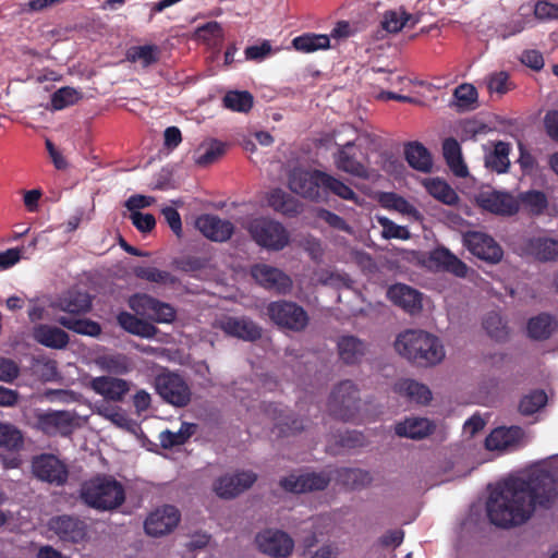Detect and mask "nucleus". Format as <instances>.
Returning <instances> with one entry per match:
<instances>
[{
    "mask_svg": "<svg viewBox=\"0 0 558 558\" xmlns=\"http://www.w3.org/2000/svg\"><path fill=\"white\" fill-rule=\"evenodd\" d=\"M557 498L558 483L548 472H535L527 478H509L490 494L487 517L499 527L518 526L532 517L536 507L550 509Z\"/></svg>",
    "mask_w": 558,
    "mask_h": 558,
    "instance_id": "f257e3e1",
    "label": "nucleus"
},
{
    "mask_svg": "<svg viewBox=\"0 0 558 558\" xmlns=\"http://www.w3.org/2000/svg\"><path fill=\"white\" fill-rule=\"evenodd\" d=\"M397 352L417 366H433L445 357L440 340L424 330H405L395 342Z\"/></svg>",
    "mask_w": 558,
    "mask_h": 558,
    "instance_id": "f03ea898",
    "label": "nucleus"
},
{
    "mask_svg": "<svg viewBox=\"0 0 558 558\" xmlns=\"http://www.w3.org/2000/svg\"><path fill=\"white\" fill-rule=\"evenodd\" d=\"M78 498L88 508L112 511L124 504L125 489L112 475L96 474L81 484Z\"/></svg>",
    "mask_w": 558,
    "mask_h": 558,
    "instance_id": "7ed1b4c3",
    "label": "nucleus"
},
{
    "mask_svg": "<svg viewBox=\"0 0 558 558\" xmlns=\"http://www.w3.org/2000/svg\"><path fill=\"white\" fill-rule=\"evenodd\" d=\"M359 388L352 380L339 383L330 393L328 410L335 418L349 422L353 421L360 411Z\"/></svg>",
    "mask_w": 558,
    "mask_h": 558,
    "instance_id": "20e7f679",
    "label": "nucleus"
},
{
    "mask_svg": "<svg viewBox=\"0 0 558 558\" xmlns=\"http://www.w3.org/2000/svg\"><path fill=\"white\" fill-rule=\"evenodd\" d=\"M248 232L256 244L268 251H281L290 242V234L284 226L268 218L251 221Z\"/></svg>",
    "mask_w": 558,
    "mask_h": 558,
    "instance_id": "39448f33",
    "label": "nucleus"
},
{
    "mask_svg": "<svg viewBox=\"0 0 558 558\" xmlns=\"http://www.w3.org/2000/svg\"><path fill=\"white\" fill-rule=\"evenodd\" d=\"M155 388L160 398L175 407L184 408L192 399V391L184 378L175 373H161L155 378Z\"/></svg>",
    "mask_w": 558,
    "mask_h": 558,
    "instance_id": "423d86ee",
    "label": "nucleus"
},
{
    "mask_svg": "<svg viewBox=\"0 0 558 558\" xmlns=\"http://www.w3.org/2000/svg\"><path fill=\"white\" fill-rule=\"evenodd\" d=\"M267 314L276 325L293 331H301L308 324L307 313L294 302H270L267 306Z\"/></svg>",
    "mask_w": 558,
    "mask_h": 558,
    "instance_id": "0eeeda50",
    "label": "nucleus"
},
{
    "mask_svg": "<svg viewBox=\"0 0 558 558\" xmlns=\"http://www.w3.org/2000/svg\"><path fill=\"white\" fill-rule=\"evenodd\" d=\"M129 306L140 315H147L158 324H171L177 316L175 308L146 293H136L129 300Z\"/></svg>",
    "mask_w": 558,
    "mask_h": 558,
    "instance_id": "6e6552de",
    "label": "nucleus"
},
{
    "mask_svg": "<svg viewBox=\"0 0 558 558\" xmlns=\"http://www.w3.org/2000/svg\"><path fill=\"white\" fill-rule=\"evenodd\" d=\"M366 156L354 142L350 141L338 146L335 154L337 169L361 179L368 178V169L365 166Z\"/></svg>",
    "mask_w": 558,
    "mask_h": 558,
    "instance_id": "1a4fd4ad",
    "label": "nucleus"
},
{
    "mask_svg": "<svg viewBox=\"0 0 558 558\" xmlns=\"http://www.w3.org/2000/svg\"><path fill=\"white\" fill-rule=\"evenodd\" d=\"M34 475L54 486H63L69 478V470L65 463L53 454H40L33 460Z\"/></svg>",
    "mask_w": 558,
    "mask_h": 558,
    "instance_id": "9d476101",
    "label": "nucleus"
},
{
    "mask_svg": "<svg viewBox=\"0 0 558 558\" xmlns=\"http://www.w3.org/2000/svg\"><path fill=\"white\" fill-rule=\"evenodd\" d=\"M463 245L474 256L490 264L498 263L504 255L502 248L490 235L478 231L465 232Z\"/></svg>",
    "mask_w": 558,
    "mask_h": 558,
    "instance_id": "9b49d317",
    "label": "nucleus"
},
{
    "mask_svg": "<svg viewBox=\"0 0 558 558\" xmlns=\"http://www.w3.org/2000/svg\"><path fill=\"white\" fill-rule=\"evenodd\" d=\"M74 416L70 411L49 410L36 414V428L47 436H69L73 432Z\"/></svg>",
    "mask_w": 558,
    "mask_h": 558,
    "instance_id": "f8f14e48",
    "label": "nucleus"
},
{
    "mask_svg": "<svg viewBox=\"0 0 558 558\" xmlns=\"http://www.w3.org/2000/svg\"><path fill=\"white\" fill-rule=\"evenodd\" d=\"M252 278L264 289L286 294L291 290V278L277 267L255 264L251 267Z\"/></svg>",
    "mask_w": 558,
    "mask_h": 558,
    "instance_id": "ddd939ff",
    "label": "nucleus"
},
{
    "mask_svg": "<svg viewBox=\"0 0 558 558\" xmlns=\"http://www.w3.org/2000/svg\"><path fill=\"white\" fill-rule=\"evenodd\" d=\"M180 511L171 505H165L150 512L144 522L145 532L154 537L172 532L180 522Z\"/></svg>",
    "mask_w": 558,
    "mask_h": 558,
    "instance_id": "4468645a",
    "label": "nucleus"
},
{
    "mask_svg": "<svg viewBox=\"0 0 558 558\" xmlns=\"http://www.w3.org/2000/svg\"><path fill=\"white\" fill-rule=\"evenodd\" d=\"M319 172L323 171L294 169L289 175V189L303 198L313 202L323 201L320 178L317 175Z\"/></svg>",
    "mask_w": 558,
    "mask_h": 558,
    "instance_id": "2eb2a0df",
    "label": "nucleus"
},
{
    "mask_svg": "<svg viewBox=\"0 0 558 558\" xmlns=\"http://www.w3.org/2000/svg\"><path fill=\"white\" fill-rule=\"evenodd\" d=\"M477 205L492 214L513 216L519 211V202L507 192L482 191L476 196Z\"/></svg>",
    "mask_w": 558,
    "mask_h": 558,
    "instance_id": "dca6fc26",
    "label": "nucleus"
},
{
    "mask_svg": "<svg viewBox=\"0 0 558 558\" xmlns=\"http://www.w3.org/2000/svg\"><path fill=\"white\" fill-rule=\"evenodd\" d=\"M258 548L271 557L286 558L291 555L294 542L283 531L266 530L256 536Z\"/></svg>",
    "mask_w": 558,
    "mask_h": 558,
    "instance_id": "f3484780",
    "label": "nucleus"
},
{
    "mask_svg": "<svg viewBox=\"0 0 558 558\" xmlns=\"http://www.w3.org/2000/svg\"><path fill=\"white\" fill-rule=\"evenodd\" d=\"M49 529L63 542L80 543L86 538L87 524L77 517L62 514L49 521Z\"/></svg>",
    "mask_w": 558,
    "mask_h": 558,
    "instance_id": "a211bd4d",
    "label": "nucleus"
},
{
    "mask_svg": "<svg viewBox=\"0 0 558 558\" xmlns=\"http://www.w3.org/2000/svg\"><path fill=\"white\" fill-rule=\"evenodd\" d=\"M257 480L252 471H241L219 477L215 483V492L221 498H233L248 489Z\"/></svg>",
    "mask_w": 558,
    "mask_h": 558,
    "instance_id": "6ab92c4d",
    "label": "nucleus"
},
{
    "mask_svg": "<svg viewBox=\"0 0 558 558\" xmlns=\"http://www.w3.org/2000/svg\"><path fill=\"white\" fill-rule=\"evenodd\" d=\"M195 228L205 238L214 242H226L234 232V226L231 221L209 214L198 216L195 220Z\"/></svg>",
    "mask_w": 558,
    "mask_h": 558,
    "instance_id": "aec40b11",
    "label": "nucleus"
},
{
    "mask_svg": "<svg viewBox=\"0 0 558 558\" xmlns=\"http://www.w3.org/2000/svg\"><path fill=\"white\" fill-rule=\"evenodd\" d=\"M330 482V477L326 473H306L301 475H289L280 481V486L286 490L294 494L307 492L323 490Z\"/></svg>",
    "mask_w": 558,
    "mask_h": 558,
    "instance_id": "412c9836",
    "label": "nucleus"
},
{
    "mask_svg": "<svg viewBox=\"0 0 558 558\" xmlns=\"http://www.w3.org/2000/svg\"><path fill=\"white\" fill-rule=\"evenodd\" d=\"M522 251L539 262L558 260V240L548 236H531L523 241Z\"/></svg>",
    "mask_w": 558,
    "mask_h": 558,
    "instance_id": "4be33fe9",
    "label": "nucleus"
},
{
    "mask_svg": "<svg viewBox=\"0 0 558 558\" xmlns=\"http://www.w3.org/2000/svg\"><path fill=\"white\" fill-rule=\"evenodd\" d=\"M90 388L106 400L121 402L130 391V383L122 378L99 376L90 380Z\"/></svg>",
    "mask_w": 558,
    "mask_h": 558,
    "instance_id": "5701e85b",
    "label": "nucleus"
},
{
    "mask_svg": "<svg viewBox=\"0 0 558 558\" xmlns=\"http://www.w3.org/2000/svg\"><path fill=\"white\" fill-rule=\"evenodd\" d=\"M524 437L520 426L497 427L485 439V448L489 451L506 450L517 447Z\"/></svg>",
    "mask_w": 558,
    "mask_h": 558,
    "instance_id": "b1692460",
    "label": "nucleus"
},
{
    "mask_svg": "<svg viewBox=\"0 0 558 558\" xmlns=\"http://www.w3.org/2000/svg\"><path fill=\"white\" fill-rule=\"evenodd\" d=\"M387 295L395 305L408 313L414 314L422 308V294L407 284L398 283L391 286L387 291Z\"/></svg>",
    "mask_w": 558,
    "mask_h": 558,
    "instance_id": "393cba45",
    "label": "nucleus"
},
{
    "mask_svg": "<svg viewBox=\"0 0 558 558\" xmlns=\"http://www.w3.org/2000/svg\"><path fill=\"white\" fill-rule=\"evenodd\" d=\"M226 333L245 341H255L262 337V328L246 317H229L222 324Z\"/></svg>",
    "mask_w": 558,
    "mask_h": 558,
    "instance_id": "a878e982",
    "label": "nucleus"
},
{
    "mask_svg": "<svg viewBox=\"0 0 558 558\" xmlns=\"http://www.w3.org/2000/svg\"><path fill=\"white\" fill-rule=\"evenodd\" d=\"M340 360L348 364H357L366 354L367 344L355 336H342L337 342Z\"/></svg>",
    "mask_w": 558,
    "mask_h": 558,
    "instance_id": "bb28decb",
    "label": "nucleus"
},
{
    "mask_svg": "<svg viewBox=\"0 0 558 558\" xmlns=\"http://www.w3.org/2000/svg\"><path fill=\"white\" fill-rule=\"evenodd\" d=\"M317 175L320 178L319 181L323 201L326 199L328 195L332 194L342 199L357 203V194L343 181L324 171L319 172Z\"/></svg>",
    "mask_w": 558,
    "mask_h": 558,
    "instance_id": "cd10ccee",
    "label": "nucleus"
},
{
    "mask_svg": "<svg viewBox=\"0 0 558 558\" xmlns=\"http://www.w3.org/2000/svg\"><path fill=\"white\" fill-rule=\"evenodd\" d=\"M33 338L40 344L51 349H63L69 343V335L61 328L40 324L34 327Z\"/></svg>",
    "mask_w": 558,
    "mask_h": 558,
    "instance_id": "c85d7f7f",
    "label": "nucleus"
},
{
    "mask_svg": "<svg viewBox=\"0 0 558 558\" xmlns=\"http://www.w3.org/2000/svg\"><path fill=\"white\" fill-rule=\"evenodd\" d=\"M429 260L437 267L457 277L464 278L468 274L466 265L448 248L439 247L432 252Z\"/></svg>",
    "mask_w": 558,
    "mask_h": 558,
    "instance_id": "c756f323",
    "label": "nucleus"
},
{
    "mask_svg": "<svg viewBox=\"0 0 558 558\" xmlns=\"http://www.w3.org/2000/svg\"><path fill=\"white\" fill-rule=\"evenodd\" d=\"M267 203L275 211L288 217H295L302 211V204L281 189L271 190Z\"/></svg>",
    "mask_w": 558,
    "mask_h": 558,
    "instance_id": "7c9ffc66",
    "label": "nucleus"
},
{
    "mask_svg": "<svg viewBox=\"0 0 558 558\" xmlns=\"http://www.w3.org/2000/svg\"><path fill=\"white\" fill-rule=\"evenodd\" d=\"M395 392L405 397L410 402L427 404L432 400L429 388L414 379H400L393 386Z\"/></svg>",
    "mask_w": 558,
    "mask_h": 558,
    "instance_id": "2f4dec72",
    "label": "nucleus"
},
{
    "mask_svg": "<svg viewBox=\"0 0 558 558\" xmlns=\"http://www.w3.org/2000/svg\"><path fill=\"white\" fill-rule=\"evenodd\" d=\"M442 155L454 175L459 178L468 175L469 171L462 158L461 146L456 138L448 137L442 142Z\"/></svg>",
    "mask_w": 558,
    "mask_h": 558,
    "instance_id": "473e14b6",
    "label": "nucleus"
},
{
    "mask_svg": "<svg viewBox=\"0 0 558 558\" xmlns=\"http://www.w3.org/2000/svg\"><path fill=\"white\" fill-rule=\"evenodd\" d=\"M434 424L423 417L407 418L404 422L397 424L396 434L400 437L411 439H423L430 435L434 430Z\"/></svg>",
    "mask_w": 558,
    "mask_h": 558,
    "instance_id": "72a5a7b5",
    "label": "nucleus"
},
{
    "mask_svg": "<svg viewBox=\"0 0 558 558\" xmlns=\"http://www.w3.org/2000/svg\"><path fill=\"white\" fill-rule=\"evenodd\" d=\"M117 320L125 331L143 338H153L158 331L151 323L143 320L129 312L119 313Z\"/></svg>",
    "mask_w": 558,
    "mask_h": 558,
    "instance_id": "f704fd0d",
    "label": "nucleus"
},
{
    "mask_svg": "<svg viewBox=\"0 0 558 558\" xmlns=\"http://www.w3.org/2000/svg\"><path fill=\"white\" fill-rule=\"evenodd\" d=\"M57 307L69 314L80 315L89 312L92 300L87 293L69 291L59 298Z\"/></svg>",
    "mask_w": 558,
    "mask_h": 558,
    "instance_id": "c9c22d12",
    "label": "nucleus"
},
{
    "mask_svg": "<svg viewBox=\"0 0 558 558\" xmlns=\"http://www.w3.org/2000/svg\"><path fill=\"white\" fill-rule=\"evenodd\" d=\"M408 163L415 170L427 173L432 170L433 160L429 151L418 142L408 143L404 147Z\"/></svg>",
    "mask_w": 558,
    "mask_h": 558,
    "instance_id": "e433bc0d",
    "label": "nucleus"
},
{
    "mask_svg": "<svg viewBox=\"0 0 558 558\" xmlns=\"http://www.w3.org/2000/svg\"><path fill=\"white\" fill-rule=\"evenodd\" d=\"M418 23V19L408 13L403 8L397 10H389L384 13L381 26L388 33H398L404 26H415Z\"/></svg>",
    "mask_w": 558,
    "mask_h": 558,
    "instance_id": "4c0bfd02",
    "label": "nucleus"
},
{
    "mask_svg": "<svg viewBox=\"0 0 558 558\" xmlns=\"http://www.w3.org/2000/svg\"><path fill=\"white\" fill-rule=\"evenodd\" d=\"M265 411L274 416L276 427L283 435L296 434L305 428L303 420L286 415L284 410L279 409L277 404H268Z\"/></svg>",
    "mask_w": 558,
    "mask_h": 558,
    "instance_id": "58836bf2",
    "label": "nucleus"
},
{
    "mask_svg": "<svg viewBox=\"0 0 558 558\" xmlns=\"http://www.w3.org/2000/svg\"><path fill=\"white\" fill-rule=\"evenodd\" d=\"M295 50L303 53H312L317 50H325L330 47V39L324 34L305 33L292 40Z\"/></svg>",
    "mask_w": 558,
    "mask_h": 558,
    "instance_id": "ea45409f",
    "label": "nucleus"
},
{
    "mask_svg": "<svg viewBox=\"0 0 558 558\" xmlns=\"http://www.w3.org/2000/svg\"><path fill=\"white\" fill-rule=\"evenodd\" d=\"M510 150L509 143L498 141L494 146V150L485 157L486 167L497 173L507 172L510 167Z\"/></svg>",
    "mask_w": 558,
    "mask_h": 558,
    "instance_id": "a19ab883",
    "label": "nucleus"
},
{
    "mask_svg": "<svg viewBox=\"0 0 558 558\" xmlns=\"http://www.w3.org/2000/svg\"><path fill=\"white\" fill-rule=\"evenodd\" d=\"M58 323L64 328L78 335L97 337L101 333L100 325L88 318L61 316L58 318Z\"/></svg>",
    "mask_w": 558,
    "mask_h": 558,
    "instance_id": "79ce46f5",
    "label": "nucleus"
},
{
    "mask_svg": "<svg viewBox=\"0 0 558 558\" xmlns=\"http://www.w3.org/2000/svg\"><path fill=\"white\" fill-rule=\"evenodd\" d=\"M160 48L157 45L134 46L126 51V59L130 62H141L148 68L159 61Z\"/></svg>",
    "mask_w": 558,
    "mask_h": 558,
    "instance_id": "37998d69",
    "label": "nucleus"
},
{
    "mask_svg": "<svg viewBox=\"0 0 558 558\" xmlns=\"http://www.w3.org/2000/svg\"><path fill=\"white\" fill-rule=\"evenodd\" d=\"M426 189L428 193L446 205H456L459 202L457 192L444 180L438 178L427 182Z\"/></svg>",
    "mask_w": 558,
    "mask_h": 558,
    "instance_id": "c03bdc74",
    "label": "nucleus"
},
{
    "mask_svg": "<svg viewBox=\"0 0 558 558\" xmlns=\"http://www.w3.org/2000/svg\"><path fill=\"white\" fill-rule=\"evenodd\" d=\"M136 278L154 283L175 286L179 279L167 270L156 267L137 266L133 270Z\"/></svg>",
    "mask_w": 558,
    "mask_h": 558,
    "instance_id": "a18cd8bd",
    "label": "nucleus"
},
{
    "mask_svg": "<svg viewBox=\"0 0 558 558\" xmlns=\"http://www.w3.org/2000/svg\"><path fill=\"white\" fill-rule=\"evenodd\" d=\"M195 36L207 46L219 48L223 41V29L218 22L211 21L198 26L195 31Z\"/></svg>",
    "mask_w": 558,
    "mask_h": 558,
    "instance_id": "49530a36",
    "label": "nucleus"
},
{
    "mask_svg": "<svg viewBox=\"0 0 558 558\" xmlns=\"http://www.w3.org/2000/svg\"><path fill=\"white\" fill-rule=\"evenodd\" d=\"M97 365L105 372L123 375L131 369V363L128 356L116 353L105 354L97 359Z\"/></svg>",
    "mask_w": 558,
    "mask_h": 558,
    "instance_id": "de8ad7c7",
    "label": "nucleus"
},
{
    "mask_svg": "<svg viewBox=\"0 0 558 558\" xmlns=\"http://www.w3.org/2000/svg\"><path fill=\"white\" fill-rule=\"evenodd\" d=\"M547 400L548 398L544 390L535 389L521 398L518 410L524 416L533 415L546 405Z\"/></svg>",
    "mask_w": 558,
    "mask_h": 558,
    "instance_id": "09e8293b",
    "label": "nucleus"
},
{
    "mask_svg": "<svg viewBox=\"0 0 558 558\" xmlns=\"http://www.w3.org/2000/svg\"><path fill=\"white\" fill-rule=\"evenodd\" d=\"M519 205L522 204L532 215H541L548 207V198L542 191L530 190L519 194Z\"/></svg>",
    "mask_w": 558,
    "mask_h": 558,
    "instance_id": "8fccbe9b",
    "label": "nucleus"
},
{
    "mask_svg": "<svg viewBox=\"0 0 558 558\" xmlns=\"http://www.w3.org/2000/svg\"><path fill=\"white\" fill-rule=\"evenodd\" d=\"M223 106L227 109L236 112H248L253 107V96L251 93L243 90H230L222 98Z\"/></svg>",
    "mask_w": 558,
    "mask_h": 558,
    "instance_id": "3c124183",
    "label": "nucleus"
},
{
    "mask_svg": "<svg viewBox=\"0 0 558 558\" xmlns=\"http://www.w3.org/2000/svg\"><path fill=\"white\" fill-rule=\"evenodd\" d=\"M340 482L350 489H359L371 484L372 475L361 469H341L338 472Z\"/></svg>",
    "mask_w": 558,
    "mask_h": 558,
    "instance_id": "603ef678",
    "label": "nucleus"
},
{
    "mask_svg": "<svg viewBox=\"0 0 558 558\" xmlns=\"http://www.w3.org/2000/svg\"><path fill=\"white\" fill-rule=\"evenodd\" d=\"M378 202L386 209H393L403 215H413L415 207L404 197L393 192H383L378 195Z\"/></svg>",
    "mask_w": 558,
    "mask_h": 558,
    "instance_id": "864d4df0",
    "label": "nucleus"
},
{
    "mask_svg": "<svg viewBox=\"0 0 558 558\" xmlns=\"http://www.w3.org/2000/svg\"><path fill=\"white\" fill-rule=\"evenodd\" d=\"M553 332V320L548 314H539L527 323V333L532 339L545 340Z\"/></svg>",
    "mask_w": 558,
    "mask_h": 558,
    "instance_id": "5fc2aeb1",
    "label": "nucleus"
},
{
    "mask_svg": "<svg viewBox=\"0 0 558 558\" xmlns=\"http://www.w3.org/2000/svg\"><path fill=\"white\" fill-rule=\"evenodd\" d=\"M23 445L21 430L12 424L0 422V448L17 450Z\"/></svg>",
    "mask_w": 558,
    "mask_h": 558,
    "instance_id": "6e6d98bb",
    "label": "nucleus"
},
{
    "mask_svg": "<svg viewBox=\"0 0 558 558\" xmlns=\"http://www.w3.org/2000/svg\"><path fill=\"white\" fill-rule=\"evenodd\" d=\"M483 327L488 336L497 341L505 340L508 336L506 324L497 312H489L484 317Z\"/></svg>",
    "mask_w": 558,
    "mask_h": 558,
    "instance_id": "4d7b16f0",
    "label": "nucleus"
},
{
    "mask_svg": "<svg viewBox=\"0 0 558 558\" xmlns=\"http://www.w3.org/2000/svg\"><path fill=\"white\" fill-rule=\"evenodd\" d=\"M80 93L70 86H64L56 90L51 95V108L53 110H62L80 100Z\"/></svg>",
    "mask_w": 558,
    "mask_h": 558,
    "instance_id": "13d9d810",
    "label": "nucleus"
},
{
    "mask_svg": "<svg viewBox=\"0 0 558 558\" xmlns=\"http://www.w3.org/2000/svg\"><path fill=\"white\" fill-rule=\"evenodd\" d=\"M457 104L462 109H473V105L477 101V90L471 84L459 85L453 93Z\"/></svg>",
    "mask_w": 558,
    "mask_h": 558,
    "instance_id": "bf43d9fd",
    "label": "nucleus"
},
{
    "mask_svg": "<svg viewBox=\"0 0 558 558\" xmlns=\"http://www.w3.org/2000/svg\"><path fill=\"white\" fill-rule=\"evenodd\" d=\"M380 226L383 227V238L385 239H399V240H408L410 238V232L405 227L399 226L395 223L392 220L381 217L378 219Z\"/></svg>",
    "mask_w": 558,
    "mask_h": 558,
    "instance_id": "052dcab7",
    "label": "nucleus"
},
{
    "mask_svg": "<svg viewBox=\"0 0 558 558\" xmlns=\"http://www.w3.org/2000/svg\"><path fill=\"white\" fill-rule=\"evenodd\" d=\"M177 269L184 272H195L207 267L208 259L199 256H183L173 262Z\"/></svg>",
    "mask_w": 558,
    "mask_h": 558,
    "instance_id": "680f3d73",
    "label": "nucleus"
},
{
    "mask_svg": "<svg viewBox=\"0 0 558 558\" xmlns=\"http://www.w3.org/2000/svg\"><path fill=\"white\" fill-rule=\"evenodd\" d=\"M226 153V144L214 140L205 151L198 156L197 163L201 166H207L215 162Z\"/></svg>",
    "mask_w": 558,
    "mask_h": 558,
    "instance_id": "e2e57ef3",
    "label": "nucleus"
},
{
    "mask_svg": "<svg viewBox=\"0 0 558 558\" xmlns=\"http://www.w3.org/2000/svg\"><path fill=\"white\" fill-rule=\"evenodd\" d=\"M487 89L489 93L506 94L510 89L508 73L500 71L490 74L487 77Z\"/></svg>",
    "mask_w": 558,
    "mask_h": 558,
    "instance_id": "0e129e2a",
    "label": "nucleus"
},
{
    "mask_svg": "<svg viewBox=\"0 0 558 558\" xmlns=\"http://www.w3.org/2000/svg\"><path fill=\"white\" fill-rule=\"evenodd\" d=\"M191 436V433H184L182 429L174 433L169 429L163 430L159 435L160 445L165 449L183 445Z\"/></svg>",
    "mask_w": 558,
    "mask_h": 558,
    "instance_id": "69168bd1",
    "label": "nucleus"
},
{
    "mask_svg": "<svg viewBox=\"0 0 558 558\" xmlns=\"http://www.w3.org/2000/svg\"><path fill=\"white\" fill-rule=\"evenodd\" d=\"M130 219L134 227L143 233L150 232L156 227V219L153 214H144L141 211H133Z\"/></svg>",
    "mask_w": 558,
    "mask_h": 558,
    "instance_id": "338daca9",
    "label": "nucleus"
},
{
    "mask_svg": "<svg viewBox=\"0 0 558 558\" xmlns=\"http://www.w3.org/2000/svg\"><path fill=\"white\" fill-rule=\"evenodd\" d=\"M317 216H318V218L323 219L326 223H328L333 229H337L340 231H345V232H350V230H351L350 226L342 217H340L339 215H337L328 209H325V208L319 209L317 213Z\"/></svg>",
    "mask_w": 558,
    "mask_h": 558,
    "instance_id": "774afa93",
    "label": "nucleus"
}]
</instances>
